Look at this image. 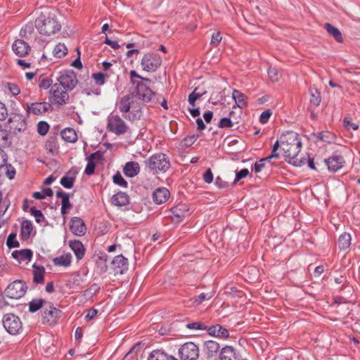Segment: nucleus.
Wrapping results in <instances>:
<instances>
[{
  "label": "nucleus",
  "instance_id": "32",
  "mask_svg": "<svg viewBox=\"0 0 360 360\" xmlns=\"http://www.w3.org/2000/svg\"><path fill=\"white\" fill-rule=\"evenodd\" d=\"M351 236L348 233H343L341 234L338 240V247L340 250H347L349 248L351 245Z\"/></svg>",
  "mask_w": 360,
  "mask_h": 360
},
{
  "label": "nucleus",
  "instance_id": "59",
  "mask_svg": "<svg viewBox=\"0 0 360 360\" xmlns=\"http://www.w3.org/2000/svg\"><path fill=\"white\" fill-rule=\"evenodd\" d=\"M6 87L8 88V91L12 94L13 96H17L20 93V88L18 86L14 83H6Z\"/></svg>",
  "mask_w": 360,
  "mask_h": 360
},
{
  "label": "nucleus",
  "instance_id": "14",
  "mask_svg": "<svg viewBox=\"0 0 360 360\" xmlns=\"http://www.w3.org/2000/svg\"><path fill=\"white\" fill-rule=\"evenodd\" d=\"M47 304L49 307L44 308L41 314L42 323L53 325L56 323V319L61 314V311L56 308L52 303L48 302Z\"/></svg>",
  "mask_w": 360,
  "mask_h": 360
},
{
  "label": "nucleus",
  "instance_id": "11",
  "mask_svg": "<svg viewBox=\"0 0 360 360\" xmlns=\"http://www.w3.org/2000/svg\"><path fill=\"white\" fill-rule=\"evenodd\" d=\"M9 130L11 133L16 134L26 129V120L22 115L12 113L8 120Z\"/></svg>",
  "mask_w": 360,
  "mask_h": 360
},
{
  "label": "nucleus",
  "instance_id": "15",
  "mask_svg": "<svg viewBox=\"0 0 360 360\" xmlns=\"http://www.w3.org/2000/svg\"><path fill=\"white\" fill-rule=\"evenodd\" d=\"M50 93L54 101L60 105L65 104L70 98L68 91L61 89L58 84H54L52 86Z\"/></svg>",
  "mask_w": 360,
  "mask_h": 360
},
{
  "label": "nucleus",
  "instance_id": "4",
  "mask_svg": "<svg viewBox=\"0 0 360 360\" xmlns=\"http://www.w3.org/2000/svg\"><path fill=\"white\" fill-rule=\"evenodd\" d=\"M145 166L153 174L166 172L170 167V162L168 157L162 153L153 155L144 161Z\"/></svg>",
  "mask_w": 360,
  "mask_h": 360
},
{
  "label": "nucleus",
  "instance_id": "16",
  "mask_svg": "<svg viewBox=\"0 0 360 360\" xmlns=\"http://www.w3.org/2000/svg\"><path fill=\"white\" fill-rule=\"evenodd\" d=\"M70 229L73 234L82 236L86 233V227L84 221L79 217H72L70 221Z\"/></svg>",
  "mask_w": 360,
  "mask_h": 360
},
{
  "label": "nucleus",
  "instance_id": "33",
  "mask_svg": "<svg viewBox=\"0 0 360 360\" xmlns=\"http://www.w3.org/2000/svg\"><path fill=\"white\" fill-rule=\"evenodd\" d=\"M33 230V226L30 221L25 219L21 223L20 236L22 240H27Z\"/></svg>",
  "mask_w": 360,
  "mask_h": 360
},
{
  "label": "nucleus",
  "instance_id": "24",
  "mask_svg": "<svg viewBox=\"0 0 360 360\" xmlns=\"http://www.w3.org/2000/svg\"><path fill=\"white\" fill-rule=\"evenodd\" d=\"M45 148L51 155H56L59 151L57 134L49 136L45 142Z\"/></svg>",
  "mask_w": 360,
  "mask_h": 360
},
{
  "label": "nucleus",
  "instance_id": "60",
  "mask_svg": "<svg viewBox=\"0 0 360 360\" xmlns=\"http://www.w3.org/2000/svg\"><path fill=\"white\" fill-rule=\"evenodd\" d=\"M221 39H222V37H221V33L219 32L214 33L212 36L210 44L214 47H217L219 45V44L221 42Z\"/></svg>",
  "mask_w": 360,
  "mask_h": 360
},
{
  "label": "nucleus",
  "instance_id": "53",
  "mask_svg": "<svg viewBox=\"0 0 360 360\" xmlns=\"http://www.w3.org/2000/svg\"><path fill=\"white\" fill-rule=\"evenodd\" d=\"M46 271H34L33 282L36 284H43L45 280Z\"/></svg>",
  "mask_w": 360,
  "mask_h": 360
},
{
  "label": "nucleus",
  "instance_id": "10",
  "mask_svg": "<svg viewBox=\"0 0 360 360\" xmlns=\"http://www.w3.org/2000/svg\"><path fill=\"white\" fill-rule=\"evenodd\" d=\"M181 360H197L199 357V348L192 342H186L179 349Z\"/></svg>",
  "mask_w": 360,
  "mask_h": 360
},
{
  "label": "nucleus",
  "instance_id": "34",
  "mask_svg": "<svg viewBox=\"0 0 360 360\" xmlns=\"http://www.w3.org/2000/svg\"><path fill=\"white\" fill-rule=\"evenodd\" d=\"M62 139L66 142L75 143L77 140L76 131L72 128H65L60 132Z\"/></svg>",
  "mask_w": 360,
  "mask_h": 360
},
{
  "label": "nucleus",
  "instance_id": "5",
  "mask_svg": "<svg viewBox=\"0 0 360 360\" xmlns=\"http://www.w3.org/2000/svg\"><path fill=\"white\" fill-rule=\"evenodd\" d=\"M2 324L4 329L11 335H15L22 330V323L20 319L13 313L4 316Z\"/></svg>",
  "mask_w": 360,
  "mask_h": 360
},
{
  "label": "nucleus",
  "instance_id": "51",
  "mask_svg": "<svg viewBox=\"0 0 360 360\" xmlns=\"http://www.w3.org/2000/svg\"><path fill=\"white\" fill-rule=\"evenodd\" d=\"M4 167H5V169H4V177L5 176V175H6V176L10 180L14 179L15 175V168L13 167H12L11 164H8V162H6V164L5 165Z\"/></svg>",
  "mask_w": 360,
  "mask_h": 360
},
{
  "label": "nucleus",
  "instance_id": "38",
  "mask_svg": "<svg viewBox=\"0 0 360 360\" xmlns=\"http://www.w3.org/2000/svg\"><path fill=\"white\" fill-rule=\"evenodd\" d=\"M141 115V108L138 105L136 107H133V109H131L129 112L126 114H123L124 118L134 122L135 120H139Z\"/></svg>",
  "mask_w": 360,
  "mask_h": 360
},
{
  "label": "nucleus",
  "instance_id": "22",
  "mask_svg": "<svg viewBox=\"0 0 360 360\" xmlns=\"http://www.w3.org/2000/svg\"><path fill=\"white\" fill-rule=\"evenodd\" d=\"M219 348V344L214 340H207L204 343V351L207 358L216 356Z\"/></svg>",
  "mask_w": 360,
  "mask_h": 360
},
{
  "label": "nucleus",
  "instance_id": "29",
  "mask_svg": "<svg viewBox=\"0 0 360 360\" xmlns=\"http://www.w3.org/2000/svg\"><path fill=\"white\" fill-rule=\"evenodd\" d=\"M69 245L74 252L77 259H81L84 257L85 249L83 244L79 240H70Z\"/></svg>",
  "mask_w": 360,
  "mask_h": 360
},
{
  "label": "nucleus",
  "instance_id": "8",
  "mask_svg": "<svg viewBox=\"0 0 360 360\" xmlns=\"http://www.w3.org/2000/svg\"><path fill=\"white\" fill-rule=\"evenodd\" d=\"M107 128L109 131L118 136L127 133L129 129L124 121L117 115L109 116Z\"/></svg>",
  "mask_w": 360,
  "mask_h": 360
},
{
  "label": "nucleus",
  "instance_id": "28",
  "mask_svg": "<svg viewBox=\"0 0 360 360\" xmlns=\"http://www.w3.org/2000/svg\"><path fill=\"white\" fill-rule=\"evenodd\" d=\"M232 97L236 101L233 108L236 107L243 108L247 106L248 97L239 90L234 89L232 92Z\"/></svg>",
  "mask_w": 360,
  "mask_h": 360
},
{
  "label": "nucleus",
  "instance_id": "25",
  "mask_svg": "<svg viewBox=\"0 0 360 360\" xmlns=\"http://www.w3.org/2000/svg\"><path fill=\"white\" fill-rule=\"evenodd\" d=\"M140 172V166L137 162H128L123 168V172L128 177H134Z\"/></svg>",
  "mask_w": 360,
  "mask_h": 360
},
{
  "label": "nucleus",
  "instance_id": "50",
  "mask_svg": "<svg viewBox=\"0 0 360 360\" xmlns=\"http://www.w3.org/2000/svg\"><path fill=\"white\" fill-rule=\"evenodd\" d=\"M30 212L32 216L34 217L35 221L37 223H41L45 220V217L41 211L36 209V207H31L30 210Z\"/></svg>",
  "mask_w": 360,
  "mask_h": 360
},
{
  "label": "nucleus",
  "instance_id": "54",
  "mask_svg": "<svg viewBox=\"0 0 360 360\" xmlns=\"http://www.w3.org/2000/svg\"><path fill=\"white\" fill-rule=\"evenodd\" d=\"M49 129V125L47 122L44 121H40L37 124V132L41 135L44 136L48 133Z\"/></svg>",
  "mask_w": 360,
  "mask_h": 360
},
{
  "label": "nucleus",
  "instance_id": "63",
  "mask_svg": "<svg viewBox=\"0 0 360 360\" xmlns=\"http://www.w3.org/2000/svg\"><path fill=\"white\" fill-rule=\"evenodd\" d=\"M272 115V112L271 111V110H266L265 111H264L261 115H260V117H259V122L262 123V124H266L268 122L270 117Z\"/></svg>",
  "mask_w": 360,
  "mask_h": 360
},
{
  "label": "nucleus",
  "instance_id": "19",
  "mask_svg": "<svg viewBox=\"0 0 360 360\" xmlns=\"http://www.w3.org/2000/svg\"><path fill=\"white\" fill-rule=\"evenodd\" d=\"M27 107L28 113H32L36 115H41L52 109L51 105L47 102L32 103L30 105L27 104Z\"/></svg>",
  "mask_w": 360,
  "mask_h": 360
},
{
  "label": "nucleus",
  "instance_id": "48",
  "mask_svg": "<svg viewBox=\"0 0 360 360\" xmlns=\"http://www.w3.org/2000/svg\"><path fill=\"white\" fill-rule=\"evenodd\" d=\"M52 84V79L44 75H41L38 79V85L43 89H49Z\"/></svg>",
  "mask_w": 360,
  "mask_h": 360
},
{
  "label": "nucleus",
  "instance_id": "64",
  "mask_svg": "<svg viewBox=\"0 0 360 360\" xmlns=\"http://www.w3.org/2000/svg\"><path fill=\"white\" fill-rule=\"evenodd\" d=\"M95 167H96L95 162L91 160H89L88 163L86 165V167L85 168L84 173L89 176L92 175L94 173Z\"/></svg>",
  "mask_w": 360,
  "mask_h": 360
},
{
  "label": "nucleus",
  "instance_id": "57",
  "mask_svg": "<svg viewBox=\"0 0 360 360\" xmlns=\"http://www.w3.org/2000/svg\"><path fill=\"white\" fill-rule=\"evenodd\" d=\"M233 126V124L230 117H223L220 120L218 127L219 128H230Z\"/></svg>",
  "mask_w": 360,
  "mask_h": 360
},
{
  "label": "nucleus",
  "instance_id": "30",
  "mask_svg": "<svg viewBox=\"0 0 360 360\" xmlns=\"http://www.w3.org/2000/svg\"><path fill=\"white\" fill-rule=\"evenodd\" d=\"M32 251L30 249L15 250L12 253L13 257L18 260L19 262L23 261H30L32 257Z\"/></svg>",
  "mask_w": 360,
  "mask_h": 360
},
{
  "label": "nucleus",
  "instance_id": "61",
  "mask_svg": "<svg viewBox=\"0 0 360 360\" xmlns=\"http://www.w3.org/2000/svg\"><path fill=\"white\" fill-rule=\"evenodd\" d=\"M248 174H249V171L248 169H242L240 171L237 172L236 174V179L234 180L233 184H236V182H238L240 179L246 177Z\"/></svg>",
  "mask_w": 360,
  "mask_h": 360
},
{
  "label": "nucleus",
  "instance_id": "47",
  "mask_svg": "<svg viewBox=\"0 0 360 360\" xmlns=\"http://www.w3.org/2000/svg\"><path fill=\"white\" fill-rule=\"evenodd\" d=\"M92 78L95 80V83L98 86H102L105 84V79L108 78V75H104V72H98L92 75Z\"/></svg>",
  "mask_w": 360,
  "mask_h": 360
},
{
  "label": "nucleus",
  "instance_id": "56",
  "mask_svg": "<svg viewBox=\"0 0 360 360\" xmlns=\"http://www.w3.org/2000/svg\"><path fill=\"white\" fill-rule=\"evenodd\" d=\"M343 125L348 130L351 129L354 130H357L359 129V125L356 123H353L352 119L349 117H346L344 118Z\"/></svg>",
  "mask_w": 360,
  "mask_h": 360
},
{
  "label": "nucleus",
  "instance_id": "18",
  "mask_svg": "<svg viewBox=\"0 0 360 360\" xmlns=\"http://www.w3.org/2000/svg\"><path fill=\"white\" fill-rule=\"evenodd\" d=\"M13 52L19 57H25L31 50V47L23 39H16L12 44Z\"/></svg>",
  "mask_w": 360,
  "mask_h": 360
},
{
  "label": "nucleus",
  "instance_id": "21",
  "mask_svg": "<svg viewBox=\"0 0 360 360\" xmlns=\"http://www.w3.org/2000/svg\"><path fill=\"white\" fill-rule=\"evenodd\" d=\"M170 196L169 191L165 188H158L153 193V199L156 204H162L166 202Z\"/></svg>",
  "mask_w": 360,
  "mask_h": 360
},
{
  "label": "nucleus",
  "instance_id": "44",
  "mask_svg": "<svg viewBox=\"0 0 360 360\" xmlns=\"http://www.w3.org/2000/svg\"><path fill=\"white\" fill-rule=\"evenodd\" d=\"M56 58H61L68 53V49L64 44H58L53 51Z\"/></svg>",
  "mask_w": 360,
  "mask_h": 360
},
{
  "label": "nucleus",
  "instance_id": "36",
  "mask_svg": "<svg viewBox=\"0 0 360 360\" xmlns=\"http://www.w3.org/2000/svg\"><path fill=\"white\" fill-rule=\"evenodd\" d=\"M112 263L115 269L126 270L128 268V259L122 255H119L115 257Z\"/></svg>",
  "mask_w": 360,
  "mask_h": 360
},
{
  "label": "nucleus",
  "instance_id": "9",
  "mask_svg": "<svg viewBox=\"0 0 360 360\" xmlns=\"http://www.w3.org/2000/svg\"><path fill=\"white\" fill-rule=\"evenodd\" d=\"M57 80L59 85L66 91H72L78 83L77 75L72 70H67L61 72Z\"/></svg>",
  "mask_w": 360,
  "mask_h": 360
},
{
  "label": "nucleus",
  "instance_id": "41",
  "mask_svg": "<svg viewBox=\"0 0 360 360\" xmlns=\"http://www.w3.org/2000/svg\"><path fill=\"white\" fill-rule=\"evenodd\" d=\"M34 27L35 22L33 23L31 22L25 25V26L20 30V35L21 37L26 39L30 38L32 33L34 32Z\"/></svg>",
  "mask_w": 360,
  "mask_h": 360
},
{
  "label": "nucleus",
  "instance_id": "31",
  "mask_svg": "<svg viewBox=\"0 0 360 360\" xmlns=\"http://www.w3.org/2000/svg\"><path fill=\"white\" fill-rule=\"evenodd\" d=\"M324 28L328 33V34L334 38V39L339 43H342L344 41L341 32L333 25L329 22H326L324 25Z\"/></svg>",
  "mask_w": 360,
  "mask_h": 360
},
{
  "label": "nucleus",
  "instance_id": "6",
  "mask_svg": "<svg viewBox=\"0 0 360 360\" xmlns=\"http://www.w3.org/2000/svg\"><path fill=\"white\" fill-rule=\"evenodd\" d=\"M26 291V283L21 280H16L7 286L5 295L8 298L18 300L22 297Z\"/></svg>",
  "mask_w": 360,
  "mask_h": 360
},
{
  "label": "nucleus",
  "instance_id": "37",
  "mask_svg": "<svg viewBox=\"0 0 360 360\" xmlns=\"http://www.w3.org/2000/svg\"><path fill=\"white\" fill-rule=\"evenodd\" d=\"M72 255L70 253L61 255L53 259V262L56 266L68 267L71 263Z\"/></svg>",
  "mask_w": 360,
  "mask_h": 360
},
{
  "label": "nucleus",
  "instance_id": "27",
  "mask_svg": "<svg viewBox=\"0 0 360 360\" xmlns=\"http://www.w3.org/2000/svg\"><path fill=\"white\" fill-rule=\"evenodd\" d=\"M172 214L181 220L189 214V209L186 204L179 203L171 209Z\"/></svg>",
  "mask_w": 360,
  "mask_h": 360
},
{
  "label": "nucleus",
  "instance_id": "3",
  "mask_svg": "<svg viewBox=\"0 0 360 360\" xmlns=\"http://www.w3.org/2000/svg\"><path fill=\"white\" fill-rule=\"evenodd\" d=\"M35 27L41 34L50 36L59 32L61 25L56 18L54 11L41 12L35 20Z\"/></svg>",
  "mask_w": 360,
  "mask_h": 360
},
{
  "label": "nucleus",
  "instance_id": "43",
  "mask_svg": "<svg viewBox=\"0 0 360 360\" xmlns=\"http://www.w3.org/2000/svg\"><path fill=\"white\" fill-rule=\"evenodd\" d=\"M240 275L246 281L250 283L257 282L259 280V271H241Z\"/></svg>",
  "mask_w": 360,
  "mask_h": 360
},
{
  "label": "nucleus",
  "instance_id": "49",
  "mask_svg": "<svg viewBox=\"0 0 360 360\" xmlns=\"http://www.w3.org/2000/svg\"><path fill=\"white\" fill-rule=\"evenodd\" d=\"M6 245L10 249L18 248L20 246L19 242L16 240L15 233H11L8 235L6 240Z\"/></svg>",
  "mask_w": 360,
  "mask_h": 360
},
{
  "label": "nucleus",
  "instance_id": "12",
  "mask_svg": "<svg viewBox=\"0 0 360 360\" xmlns=\"http://www.w3.org/2000/svg\"><path fill=\"white\" fill-rule=\"evenodd\" d=\"M324 163L330 172L335 173L345 166V160L343 155L336 150L330 157L324 159Z\"/></svg>",
  "mask_w": 360,
  "mask_h": 360
},
{
  "label": "nucleus",
  "instance_id": "17",
  "mask_svg": "<svg viewBox=\"0 0 360 360\" xmlns=\"http://www.w3.org/2000/svg\"><path fill=\"white\" fill-rule=\"evenodd\" d=\"M207 332L209 335L219 339L226 340L229 338V331L220 324H214L207 327Z\"/></svg>",
  "mask_w": 360,
  "mask_h": 360
},
{
  "label": "nucleus",
  "instance_id": "35",
  "mask_svg": "<svg viewBox=\"0 0 360 360\" xmlns=\"http://www.w3.org/2000/svg\"><path fill=\"white\" fill-rule=\"evenodd\" d=\"M172 356L167 354L163 350L156 349L151 352L148 360H171Z\"/></svg>",
  "mask_w": 360,
  "mask_h": 360
},
{
  "label": "nucleus",
  "instance_id": "26",
  "mask_svg": "<svg viewBox=\"0 0 360 360\" xmlns=\"http://www.w3.org/2000/svg\"><path fill=\"white\" fill-rule=\"evenodd\" d=\"M111 202L115 206L122 207L129 204V197L126 193L120 191L112 197Z\"/></svg>",
  "mask_w": 360,
  "mask_h": 360
},
{
  "label": "nucleus",
  "instance_id": "2",
  "mask_svg": "<svg viewBox=\"0 0 360 360\" xmlns=\"http://www.w3.org/2000/svg\"><path fill=\"white\" fill-rule=\"evenodd\" d=\"M302 142L296 133L290 132L281 138V148L285 158V161L296 167H301L306 163L304 157H300Z\"/></svg>",
  "mask_w": 360,
  "mask_h": 360
},
{
  "label": "nucleus",
  "instance_id": "13",
  "mask_svg": "<svg viewBox=\"0 0 360 360\" xmlns=\"http://www.w3.org/2000/svg\"><path fill=\"white\" fill-rule=\"evenodd\" d=\"M309 104L308 106V111L310 112L311 117L313 120H316L318 117L315 110L319 106L321 101V93L315 87L309 88Z\"/></svg>",
  "mask_w": 360,
  "mask_h": 360
},
{
  "label": "nucleus",
  "instance_id": "58",
  "mask_svg": "<svg viewBox=\"0 0 360 360\" xmlns=\"http://www.w3.org/2000/svg\"><path fill=\"white\" fill-rule=\"evenodd\" d=\"M212 297V295L206 294L205 292L200 293L198 297H195L194 303L199 305L203 301L206 300H210Z\"/></svg>",
  "mask_w": 360,
  "mask_h": 360
},
{
  "label": "nucleus",
  "instance_id": "39",
  "mask_svg": "<svg viewBox=\"0 0 360 360\" xmlns=\"http://www.w3.org/2000/svg\"><path fill=\"white\" fill-rule=\"evenodd\" d=\"M141 344L140 342L136 343L126 354L123 360H136L137 359L138 353L141 351Z\"/></svg>",
  "mask_w": 360,
  "mask_h": 360
},
{
  "label": "nucleus",
  "instance_id": "1",
  "mask_svg": "<svg viewBox=\"0 0 360 360\" xmlns=\"http://www.w3.org/2000/svg\"><path fill=\"white\" fill-rule=\"evenodd\" d=\"M129 75L134 91L120 99L118 105L120 111L126 114L133 109V107L137 106L138 105L134 102V96H137L143 102H150L152 105L157 104L159 101L157 95L143 82V81L150 82V79L142 77L135 70H131Z\"/></svg>",
  "mask_w": 360,
  "mask_h": 360
},
{
  "label": "nucleus",
  "instance_id": "45",
  "mask_svg": "<svg viewBox=\"0 0 360 360\" xmlns=\"http://www.w3.org/2000/svg\"><path fill=\"white\" fill-rule=\"evenodd\" d=\"M11 144L6 130L0 129V148L8 147Z\"/></svg>",
  "mask_w": 360,
  "mask_h": 360
},
{
  "label": "nucleus",
  "instance_id": "62",
  "mask_svg": "<svg viewBox=\"0 0 360 360\" xmlns=\"http://www.w3.org/2000/svg\"><path fill=\"white\" fill-rule=\"evenodd\" d=\"M268 161L267 159L262 158L259 161H257L254 165V170L255 173H259L265 166V162Z\"/></svg>",
  "mask_w": 360,
  "mask_h": 360
},
{
  "label": "nucleus",
  "instance_id": "55",
  "mask_svg": "<svg viewBox=\"0 0 360 360\" xmlns=\"http://www.w3.org/2000/svg\"><path fill=\"white\" fill-rule=\"evenodd\" d=\"M60 183L65 188H72L74 186L75 181L72 178L65 175L61 178Z\"/></svg>",
  "mask_w": 360,
  "mask_h": 360
},
{
  "label": "nucleus",
  "instance_id": "46",
  "mask_svg": "<svg viewBox=\"0 0 360 360\" xmlns=\"http://www.w3.org/2000/svg\"><path fill=\"white\" fill-rule=\"evenodd\" d=\"M186 328L190 330H206L207 329V327L205 323L202 322L197 321V322H193V323H188L186 325Z\"/></svg>",
  "mask_w": 360,
  "mask_h": 360
},
{
  "label": "nucleus",
  "instance_id": "42",
  "mask_svg": "<svg viewBox=\"0 0 360 360\" xmlns=\"http://www.w3.org/2000/svg\"><path fill=\"white\" fill-rule=\"evenodd\" d=\"M44 304H46L47 302L43 299H33L29 303V311L32 313L36 312L43 308Z\"/></svg>",
  "mask_w": 360,
  "mask_h": 360
},
{
  "label": "nucleus",
  "instance_id": "20",
  "mask_svg": "<svg viewBox=\"0 0 360 360\" xmlns=\"http://www.w3.org/2000/svg\"><path fill=\"white\" fill-rule=\"evenodd\" d=\"M56 195L58 198H61L62 200L60 212L61 214L65 217L72 207V205L70 202V195L63 190L59 189V191L56 192Z\"/></svg>",
  "mask_w": 360,
  "mask_h": 360
},
{
  "label": "nucleus",
  "instance_id": "40",
  "mask_svg": "<svg viewBox=\"0 0 360 360\" xmlns=\"http://www.w3.org/2000/svg\"><path fill=\"white\" fill-rule=\"evenodd\" d=\"M314 136L319 140L328 143H333L335 140V135L330 131L319 132Z\"/></svg>",
  "mask_w": 360,
  "mask_h": 360
},
{
  "label": "nucleus",
  "instance_id": "52",
  "mask_svg": "<svg viewBox=\"0 0 360 360\" xmlns=\"http://www.w3.org/2000/svg\"><path fill=\"white\" fill-rule=\"evenodd\" d=\"M113 182L122 187L127 188L128 186L127 182L124 180L120 172H117L112 177Z\"/></svg>",
  "mask_w": 360,
  "mask_h": 360
},
{
  "label": "nucleus",
  "instance_id": "7",
  "mask_svg": "<svg viewBox=\"0 0 360 360\" xmlns=\"http://www.w3.org/2000/svg\"><path fill=\"white\" fill-rule=\"evenodd\" d=\"M162 64V58L159 54L148 52L143 57L141 65L143 70L155 72Z\"/></svg>",
  "mask_w": 360,
  "mask_h": 360
},
{
  "label": "nucleus",
  "instance_id": "23",
  "mask_svg": "<svg viewBox=\"0 0 360 360\" xmlns=\"http://www.w3.org/2000/svg\"><path fill=\"white\" fill-rule=\"evenodd\" d=\"M220 360H240L236 349L232 346L224 347L219 352Z\"/></svg>",
  "mask_w": 360,
  "mask_h": 360
}]
</instances>
